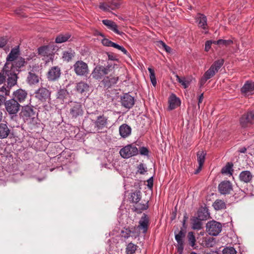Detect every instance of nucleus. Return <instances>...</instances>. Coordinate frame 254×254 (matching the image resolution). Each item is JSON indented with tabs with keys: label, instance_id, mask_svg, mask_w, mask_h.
Here are the masks:
<instances>
[{
	"label": "nucleus",
	"instance_id": "45",
	"mask_svg": "<svg viewBox=\"0 0 254 254\" xmlns=\"http://www.w3.org/2000/svg\"><path fill=\"white\" fill-rule=\"evenodd\" d=\"M176 77L177 80L181 83L185 88H187L189 86L190 82L186 80L185 78H182L178 75H176Z\"/></svg>",
	"mask_w": 254,
	"mask_h": 254
},
{
	"label": "nucleus",
	"instance_id": "54",
	"mask_svg": "<svg viewBox=\"0 0 254 254\" xmlns=\"http://www.w3.org/2000/svg\"><path fill=\"white\" fill-rule=\"evenodd\" d=\"M139 152L141 155H147L148 154L149 151L147 148L142 147L140 148Z\"/></svg>",
	"mask_w": 254,
	"mask_h": 254
},
{
	"label": "nucleus",
	"instance_id": "17",
	"mask_svg": "<svg viewBox=\"0 0 254 254\" xmlns=\"http://www.w3.org/2000/svg\"><path fill=\"white\" fill-rule=\"evenodd\" d=\"M149 224V218L147 215L145 214H143L139 221V225L137 228L140 231H141L143 233L145 234L147 232Z\"/></svg>",
	"mask_w": 254,
	"mask_h": 254
},
{
	"label": "nucleus",
	"instance_id": "24",
	"mask_svg": "<svg viewBox=\"0 0 254 254\" xmlns=\"http://www.w3.org/2000/svg\"><path fill=\"white\" fill-rule=\"evenodd\" d=\"M185 235L182 230H181L179 233L175 235V239L178 243V252L180 254L183 252L184 249V241L183 238Z\"/></svg>",
	"mask_w": 254,
	"mask_h": 254
},
{
	"label": "nucleus",
	"instance_id": "61",
	"mask_svg": "<svg viewBox=\"0 0 254 254\" xmlns=\"http://www.w3.org/2000/svg\"><path fill=\"white\" fill-rule=\"evenodd\" d=\"M0 91L2 92H5V95H9V91L7 90L6 89V88H5L4 86H3L1 88H0Z\"/></svg>",
	"mask_w": 254,
	"mask_h": 254
},
{
	"label": "nucleus",
	"instance_id": "1",
	"mask_svg": "<svg viewBox=\"0 0 254 254\" xmlns=\"http://www.w3.org/2000/svg\"><path fill=\"white\" fill-rule=\"evenodd\" d=\"M5 109L9 115L11 120H14L17 117V113L20 110V105L15 99H10L4 103Z\"/></svg>",
	"mask_w": 254,
	"mask_h": 254
},
{
	"label": "nucleus",
	"instance_id": "14",
	"mask_svg": "<svg viewBox=\"0 0 254 254\" xmlns=\"http://www.w3.org/2000/svg\"><path fill=\"white\" fill-rule=\"evenodd\" d=\"M121 102L123 106L130 109L134 104V99L128 93H126L121 97Z\"/></svg>",
	"mask_w": 254,
	"mask_h": 254
},
{
	"label": "nucleus",
	"instance_id": "19",
	"mask_svg": "<svg viewBox=\"0 0 254 254\" xmlns=\"http://www.w3.org/2000/svg\"><path fill=\"white\" fill-rule=\"evenodd\" d=\"M75 90L79 93L86 95L89 91V85L85 82L81 81L76 84Z\"/></svg>",
	"mask_w": 254,
	"mask_h": 254
},
{
	"label": "nucleus",
	"instance_id": "20",
	"mask_svg": "<svg viewBox=\"0 0 254 254\" xmlns=\"http://www.w3.org/2000/svg\"><path fill=\"white\" fill-rule=\"evenodd\" d=\"M106 74L103 70V66L97 65L96 66L91 74L92 77L96 79H101Z\"/></svg>",
	"mask_w": 254,
	"mask_h": 254
},
{
	"label": "nucleus",
	"instance_id": "44",
	"mask_svg": "<svg viewBox=\"0 0 254 254\" xmlns=\"http://www.w3.org/2000/svg\"><path fill=\"white\" fill-rule=\"evenodd\" d=\"M188 240L190 245L192 247H194L195 243V237L192 232H190L188 235Z\"/></svg>",
	"mask_w": 254,
	"mask_h": 254
},
{
	"label": "nucleus",
	"instance_id": "27",
	"mask_svg": "<svg viewBox=\"0 0 254 254\" xmlns=\"http://www.w3.org/2000/svg\"><path fill=\"white\" fill-rule=\"evenodd\" d=\"M119 132L122 137L126 138L131 134V128L127 124H124L120 127Z\"/></svg>",
	"mask_w": 254,
	"mask_h": 254
},
{
	"label": "nucleus",
	"instance_id": "39",
	"mask_svg": "<svg viewBox=\"0 0 254 254\" xmlns=\"http://www.w3.org/2000/svg\"><path fill=\"white\" fill-rule=\"evenodd\" d=\"M138 247L132 243H129L126 247V251L127 254H133L137 250Z\"/></svg>",
	"mask_w": 254,
	"mask_h": 254
},
{
	"label": "nucleus",
	"instance_id": "60",
	"mask_svg": "<svg viewBox=\"0 0 254 254\" xmlns=\"http://www.w3.org/2000/svg\"><path fill=\"white\" fill-rule=\"evenodd\" d=\"M148 208V204L147 202L145 204H140L138 209L140 210H144L147 209Z\"/></svg>",
	"mask_w": 254,
	"mask_h": 254
},
{
	"label": "nucleus",
	"instance_id": "30",
	"mask_svg": "<svg viewBox=\"0 0 254 254\" xmlns=\"http://www.w3.org/2000/svg\"><path fill=\"white\" fill-rule=\"evenodd\" d=\"M108 123V118L103 116H100L97 117L96 121L95 122V126L98 129H102L105 127Z\"/></svg>",
	"mask_w": 254,
	"mask_h": 254
},
{
	"label": "nucleus",
	"instance_id": "40",
	"mask_svg": "<svg viewBox=\"0 0 254 254\" xmlns=\"http://www.w3.org/2000/svg\"><path fill=\"white\" fill-rule=\"evenodd\" d=\"M74 52L72 50L64 51L63 52V59L65 61L69 62L74 57Z\"/></svg>",
	"mask_w": 254,
	"mask_h": 254
},
{
	"label": "nucleus",
	"instance_id": "6",
	"mask_svg": "<svg viewBox=\"0 0 254 254\" xmlns=\"http://www.w3.org/2000/svg\"><path fill=\"white\" fill-rule=\"evenodd\" d=\"M206 228L209 235L216 236L221 232L222 226L220 222L212 220L207 223Z\"/></svg>",
	"mask_w": 254,
	"mask_h": 254
},
{
	"label": "nucleus",
	"instance_id": "49",
	"mask_svg": "<svg viewBox=\"0 0 254 254\" xmlns=\"http://www.w3.org/2000/svg\"><path fill=\"white\" fill-rule=\"evenodd\" d=\"M102 44L107 47H112L113 45L114 44V42L109 40L108 39L104 38L102 40Z\"/></svg>",
	"mask_w": 254,
	"mask_h": 254
},
{
	"label": "nucleus",
	"instance_id": "28",
	"mask_svg": "<svg viewBox=\"0 0 254 254\" xmlns=\"http://www.w3.org/2000/svg\"><path fill=\"white\" fill-rule=\"evenodd\" d=\"M196 21L198 25L202 29H205L207 28V18L203 14L198 13L196 17Z\"/></svg>",
	"mask_w": 254,
	"mask_h": 254
},
{
	"label": "nucleus",
	"instance_id": "12",
	"mask_svg": "<svg viewBox=\"0 0 254 254\" xmlns=\"http://www.w3.org/2000/svg\"><path fill=\"white\" fill-rule=\"evenodd\" d=\"M218 190L222 194H228L233 190L232 183L229 181H224L221 182L218 186Z\"/></svg>",
	"mask_w": 254,
	"mask_h": 254
},
{
	"label": "nucleus",
	"instance_id": "56",
	"mask_svg": "<svg viewBox=\"0 0 254 254\" xmlns=\"http://www.w3.org/2000/svg\"><path fill=\"white\" fill-rule=\"evenodd\" d=\"M107 55H108L109 60L113 61H118L116 56H115L113 54L108 53Z\"/></svg>",
	"mask_w": 254,
	"mask_h": 254
},
{
	"label": "nucleus",
	"instance_id": "7",
	"mask_svg": "<svg viewBox=\"0 0 254 254\" xmlns=\"http://www.w3.org/2000/svg\"><path fill=\"white\" fill-rule=\"evenodd\" d=\"M38 54L43 60L45 61L46 64L53 60L54 54L49 46H44L39 48Z\"/></svg>",
	"mask_w": 254,
	"mask_h": 254
},
{
	"label": "nucleus",
	"instance_id": "63",
	"mask_svg": "<svg viewBox=\"0 0 254 254\" xmlns=\"http://www.w3.org/2000/svg\"><path fill=\"white\" fill-rule=\"evenodd\" d=\"M203 99V94L202 93L199 96L198 102V106L199 107L200 106V104L202 103Z\"/></svg>",
	"mask_w": 254,
	"mask_h": 254
},
{
	"label": "nucleus",
	"instance_id": "52",
	"mask_svg": "<svg viewBox=\"0 0 254 254\" xmlns=\"http://www.w3.org/2000/svg\"><path fill=\"white\" fill-rule=\"evenodd\" d=\"M99 7L104 11H110L111 9L110 5L104 3H101Z\"/></svg>",
	"mask_w": 254,
	"mask_h": 254
},
{
	"label": "nucleus",
	"instance_id": "31",
	"mask_svg": "<svg viewBox=\"0 0 254 254\" xmlns=\"http://www.w3.org/2000/svg\"><path fill=\"white\" fill-rule=\"evenodd\" d=\"M10 130L6 124H0V138H5L9 134Z\"/></svg>",
	"mask_w": 254,
	"mask_h": 254
},
{
	"label": "nucleus",
	"instance_id": "9",
	"mask_svg": "<svg viewBox=\"0 0 254 254\" xmlns=\"http://www.w3.org/2000/svg\"><path fill=\"white\" fill-rule=\"evenodd\" d=\"M240 123L242 127H246L254 123V112H248L244 114L240 118Z\"/></svg>",
	"mask_w": 254,
	"mask_h": 254
},
{
	"label": "nucleus",
	"instance_id": "18",
	"mask_svg": "<svg viewBox=\"0 0 254 254\" xmlns=\"http://www.w3.org/2000/svg\"><path fill=\"white\" fill-rule=\"evenodd\" d=\"M27 94V92L26 90L19 89L13 92V99L17 100L18 103H22L26 99Z\"/></svg>",
	"mask_w": 254,
	"mask_h": 254
},
{
	"label": "nucleus",
	"instance_id": "34",
	"mask_svg": "<svg viewBox=\"0 0 254 254\" xmlns=\"http://www.w3.org/2000/svg\"><path fill=\"white\" fill-rule=\"evenodd\" d=\"M71 35L68 33L61 34L59 35L55 39L57 43H62L68 40Z\"/></svg>",
	"mask_w": 254,
	"mask_h": 254
},
{
	"label": "nucleus",
	"instance_id": "25",
	"mask_svg": "<svg viewBox=\"0 0 254 254\" xmlns=\"http://www.w3.org/2000/svg\"><path fill=\"white\" fill-rule=\"evenodd\" d=\"M25 63L26 62L24 58L22 57H19L12 63L13 66L11 68L9 69V70H12L16 72L18 71L19 69L23 66ZM8 70H8L5 69V70L7 71H9Z\"/></svg>",
	"mask_w": 254,
	"mask_h": 254
},
{
	"label": "nucleus",
	"instance_id": "35",
	"mask_svg": "<svg viewBox=\"0 0 254 254\" xmlns=\"http://www.w3.org/2000/svg\"><path fill=\"white\" fill-rule=\"evenodd\" d=\"M27 80V82L30 84L37 83L39 81L38 76L31 72H29Z\"/></svg>",
	"mask_w": 254,
	"mask_h": 254
},
{
	"label": "nucleus",
	"instance_id": "5",
	"mask_svg": "<svg viewBox=\"0 0 254 254\" xmlns=\"http://www.w3.org/2000/svg\"><path fill=\"white\" fill-rule=\"evenodd\" d=\"M20 52L18 47L12 48L6 58V63L3 68L8 70L13 66L12 63L19 58Z\"/></svg>",
	"mask_w": 254,
	"mask_h": 254
},
{
	"label": "nucleus",
	"instance_id": "13",
	"mask_svg": "<svg viewBox=\"0 0 254 254\" xmlns=\"http://www.w3.org/2000/svg\"><path fill=\"white\" fill-rule=\"evenodd\" d=\"M5 71L3 68V73H5L6 77L7 76V83L10 87L15 85L17 83V76L16 71L12 70Z\"/></svg>",
	"mask_w": 254,
	"mask_h": 254
},
{
	"label": "nucleus",
	"instance_id": "47",
	"mask_svg": "<svg viewBox=\"0 0 254 254\" xmlns=\"http://www.w3.org/2000/svg\"><path fill=\"white\" fill-rule=\"evenodd\" d=\"M147 172V168L145 167L144 165L140 163L137 166V172L140 174H144Z\"/></svg>",
	"mask_w": 254,
	"mask_h": 254
},
{
	"label": "nucleus",
	"instance_id": "22",
	"mask_svg": "<svg viewBox=\"0 0 254 254\" xmlns=\"http://www.w3.org/2000/svg\"><path fill=\"white\" fill-rule=\"evenodd\" d=\"M102 22L108 27V28L114 31L115 33L120 35H122L124 34L123 32H121L118 30V25L114 21L110 20L105 19L103 20Z\"/></svg>",
	"mask_w": 254,
	"mask_h": 254
},
{
	"label": "nucleus",
	"instance_id": "46",
	"mask_svg": "<svg viewBox=\"0 0 254 254\" xmlns=\"http://www.w3.org/2000/svg\"><path fill=\"white\" fill-rule=\"evenodd\" d=\"M215 244V239L214 238L209 237L206 238L205 245L207 247H212Z\"/></svg>",
	"mask_w": 254,
	"mask_h": 254
},
{
	"label": "nucleus",
	"instance_id": "4",
	"mask_svg": "<svg viewBox=\"0 0 254 254\" xmlns=\"http://www.w3.org/2000/svg\"><path fill=\"white\" fill-rule=\"evenodd\" d=\"M138 153V148L132 144H128L121 149L120 151V155L125 159L129 158L136 155Z\"/></svg>",
	"mask_w": 254,
	"mask_h": 254
},
{
	"label": "nucleus",
	"instance_id": "51",
	"mask_svg": "<svg viewBox=\"0 0 254 254\" xmlns=\"http://www.w3.org/2000/svg\"><path fill=\"white\" fill-rule=\"evenodd\" d=\"M113 47L122 51L125 55H127V51L125 49V48L116 43H114V44L113 45Z\"/></svg>",
	"mask_w": 254,
	"mask_h": 254
},
{
	"label": "nucleus",
	"instance_id": "32",
	"mask_svg": "<svg viewBox=\"0 0 254 254\" xmlns=\"http://www.w3.org/2000/svg\"><path fill=\"white\" fill-rule=\"evenodd\" d=\"M212 206L216 210H220L226 208L225 202L221 199H216L212 204Z\"/></svg>",
	"mask_w": 254,
	"mask_h": 254
},
{
	"label": "nucleus",
	"instance_id": "55",
	"mask_svg": "<svg viewBox=\"0 0 254 254\" xmlns=\"http://www.w3.org/2000/svg\"><path fill=\"white\" fill-rule=\"evenodd\" d=\"M6 79V75L5 73H3V69L1 72H0V85L2 84L4 82Z\"/></svg>",
	"mask_w": 254,
	"mask_h": 254
},
{
	"label": "nucleus",
	"instance_id": "58",
	"mask_svg": "<svg viewBox=\"0 0 254 254\" xmlns=\"http://www.w3.org/2000/svg\"><path fill=\"white\" fill-rule=\"evenodd\" d=\"M111 9L112 10L115 9L117 8H118L120 6V3L117 1H112L110 4Z\"/></svg>",
	"mask_w": 254,
	"mask_h": 254
},
{
	"label": "nucleus",
	"instance_id": "3",
	"mask_svg": "<svg viewBox=\"0 0 254 254\" xmlns=\"http://www.w3.org/2000/svg\"><path fill=\"white\" fill-rule=\"evenodd\" d=\"M72 68L77 76L86 77L89 73L87 64L81 60L76 61L73 65Z\"/></svg>",
	"mask_w": 254,
	"mask_h": 254
},
{
	"label": "nucleus",
	"instance_id": "41",
	"mask_svg": "<svg viewBox=\"0 0 254 254\" xmlns=\"http://www.w3.org/2000/svg\"><path fill=\"white\" fill-rule=\"evenodd\" d=\"M134 231V230H131L128 228H124L121 231V237L127 239L131 236V233H133Z\"/></svg>",
	"mask_w": 254,
	"mask_h": 254
},
{
	"label": "nucleus",
	"instance_id": "10",
	"mask_svg": "<svg viewBox=\"0 0 254 254\" xmlns=\"http://www.w3.org/2000/svg\"><path fill=\"white\" fill-rule=\"evenodd\" d=\"M70 107V114L72 118H76L83 115V111L80 103H71Z\"/></svg>",
	"mask_w": 254,
	"mask_h": 254
},
{
	"label": "nucleus",
	"instance_id": "36",
	"mask_svg": "<svg viewBox=\"0 0 254 254\" xmlns=\"http://www.w3.org/2000/svg\"><path fill=\"white\" fill-rule=\"evenodd\" d=\"M68 96V91L65 89H60L57 94V98L58 99L64 101Z\"/></svg>",
	"mask_w": 254,
	"mask_h": 254
},
{
	"label": "nucleus",
	"instance_id": "2",
	"mask_svg": "<svg viewBox=\"0 0 254 254\" xmlns=\"http://www.w3.org/2000/svg\"><path fill=\"white\" fill-rule=\"evenodd\" d=\"M224 63L223 59H219L214 62L209 68L204 73L201 79V83L202 84H204L208 79L212 77L223 65Z\"/></svg>",
	"mask_w": 254,
	"mask_h": 254
},
{
	"label": "nucleus",
	"instance_id": "59",
	"mask_svg": "<svg viewBox=\"0 0 254 254\" xmlns=\"http://www.w3.org/2000/svg\"><path fill=\"white\" fill-rule=\"evenodd\" d=\"M7 43V40L4 38H0V48H3Z\"/></svg>",
	"mask_w": 254,
	"mask_h": 254
},
{
	"label": "nucleus",
	"instance_id": "48",
	"mask_svg": "<svg viewBox=\"0 0 254 254\" xmlns=\"http://www.w3.org/2000/svg\"><path fill=\"white\" fill-rule=\"evenodd\" d=\"M218 43L220 46H227L233 44V41L231 40H218Z\"/></svg>",
	"mask_w": 254,
	"mask_h": 254
},
{
	"label": "nucleus",
	"instance_id": "43",
	"mask_svg": "<svg viewBox=\"0 0 254 254\" xmlns=\"http://www.w3.org/2000/svg\"><path fill=\"white\" fill-rule=\"evenodd\" d=\"M192 228L194 230H199L201 228V222L198 218L193 219Z\"/></svg>",
	"mask_w": 254,
	"mask_h": 254
},
{
	"label": "nucleus",
	"instance_id": "8",
	"mask_svg": "<svg viewBox=\"0 0 254 254\" xmlns=\"http://www.w3.org/2000/svg\"><path fill=\"white\" fill-rule=\"evenodd\" d=\"M19 115L25 122H30L32 119L34 118L35 112L32 106L26 105L22 107Z\"/></svg>",
	"mask_w": 254,
	"mask_h": 254
},
{
	"label": "nucleus",
	"instance_id": "57",
	"mask_svg": "<svg viewBox=\"0 0 254 254\" xmlns=\"http://www.w3.org/2000/svg\"><path fill=\"white\" fill-rule=\"evenodd\" d=\"M212 41H207L205 44V51L208 52L211 48Z\"/></svg>",
	"mask_w": 254,
	"mask_h": 254
},
{
	"label": "nucleus",
	"instance_id": "29",
	"mask_svg": "<svg viewBox=\"0 0 254 254\" xmlns=\"http://www.w3.org/2000/svg\"><path fill=\"white\" fill-rule=\"evenodd\" d=\"M118 80V76H113L112 75H110V76H107L106 77L104 78L102 82L104 84L105 86L109 88L112 86L113 85L117 83Z\"/></svg>",
	"mask_w": 254,
	"mask_h": 254
},
{
	"label": "nucleus",
	"instance_id": "53",
	"mask_svg": "<svg viewBox=\"0 0 254 254\" xmlns=\"http://www.w3.org/2000/svg\"><path fill=\"white\" fill-rule=\"evenodd\" d=\"M232 170V167L230 165H226L224 168L222 169V173H230Z\"/></svg>",
	"mask_w": 254,
	"mask_h": 254
},
{
	"label": "nucleus",
	"instance_id": "11",
	"mask_svg": "<svg viewBox=\"0 0 254 254\" xmlns=\"http://www.w3.org/2000/svg\"><path fill=\"white\" fill-rule=\"evenodd\" d=\"M50 95L51 92L44 87L40 88L35 92V97L42 102L49 99Z\"/></svg>",
	"mask_w": 254,
	"mask_h": 254
},
{
	"label": "nucleus",
	"instance_id": "16",
	"mask_svg": "<svg viewBox=\"0 0 254 254\" xmlns=\"http://www.w3.org/2000/svg\"><path fill=\"white\" fill-rule=\"evenodd\" d=\"M60 68L58 66H53L49 70L47 78L50 81H55L58 79L61 75Z\"/></svg>",
	"mask_w": 254,
	"mask_h": 254
},
{
	"label": "nucleus",
	"instance_id": "23",
	"mask_svg": "<svg viewBox=\"0 0 254 254\" xmlns=\"http://www.w3.org/2000/svg\"><path fill=\"white\" fill-rule=\"evenodd\" d=\"M253 174L249 171H243L239 175V178L241 182L249 183L252 182L253 179Z\"/></svg>",
	"mask_w": 254,
	"mask_h": 254
},
{
	"label": "nucleus",
	"instance_id": "38",
	"mask_svg": "<svg viewBox=\"0 0 254 254\" xmlns=\"http://www.w3.org/2000/svg\"><path fill=\"white\" fill-rule=\"evenodd\" d=\"M243 252H245L244 251L238 252L232 247H227L224 248L222 250V254H236L238 253L242 254Z\"/></svg>",
	"mask_w": 254,
	"mask_h": 254
},
{
	"label": "nucleus",
	"instance_id": "64",
	"mask_svg": "<svg viewBox=\"0 0 254 254\" xmlns=\"http://www.w3.org/2000/svg\"><path fill=\"white\" fill-rule=\"evenodd\" d=\"M246 150H247L246 148L245 147H243L240 148V149L239 150V152H240V153H244L246 152Z\"/></svg>",
	"mask_w": 254,
	"mask_h": 254
},
{
	"label": "nucleus",
	"instance_id": "50",
	"mask_svg": "<svg viewBox=\"0 0 254 254\" xmlns=\"http://www.w3.org/2000/svg\"><path fill=\"white\" fill-rule=\"evenodd\" d=\"M160 46L164 48L165 51L167 53H170L172 51V49L169 46H167L164 42L163 41H160L159 42Z\"/></svg>",
	"mask_w": 254,
	"mask_h": 254
},
{
	"label": "nucleus",
	"instance_id": "62",
	"mask_svg": "<svg viewBox=\"0 0 254 254\" xmlns=\"http://www.w3.org/2000/svg\"><path fill=\"white\" fill-rule=\"evenodd\" d=\"M148 186L151 188L152 187H153V178L152 177H151L150 178H149L148 181Z\"/></svg>",
	"mask_w": 254,
	"mask_h": 254
},
{
	"label": "nucleus",
	"instance_id": "26",
	"mask_svg": "<svg viewBox=\"0 0 254 254\" xmlns=\"http://www.w3.org/2000/svg\"><path fill=\"white\" fill-rule=\"evenodd\" d=\"M168 102L169 108L171 110L176 108L181 104L180 100L174 94H172L169 97Z\"/></svg>",
	"mask_w": 254,
	"mask_h": 254
},
{
	"label": "nucleus",
	"instance_id": "33",
	"mask_svg": "<svg viewBox=\"0 0 254 254\" xmlns=\"http://www.w3.org/2000/svg\"><path fill=\"white\" fill-rule=\"evenodd\" d=\"M141 198V192L139 190H136L130 194L129 201L132 203H137Z\"/></svg>",
	"mask_w": 254,
	"mask_h": 254
},
{
	"label": "nucleus",
	"instance_id": "21",
	"mask_svg": "<svg viewBox=\"0 0 254 254\" xmlns=\"http://www.w3.org/2000/svg\"><path fill=\"white\" fill-rule=\"evenodd\" d=\"M206 154V152L203 150L199 151L197 153V160L198 163V167L194 172L195 174H198L201 171L205 161Z\"/></svg>",
	"mask_w": 254,
	"mask_h": 254
},
{
	"label": "nucleus",
	"instance_id": "42",
	"mask_svg": "<svg viewBox=\"0 0 254 254\" xmlns=\"http://www.w3.org/2000/svg\"><path fill=\"white\" fill-rule=\"evenodd\" d=\"M148 70L150 73V79L153 85L155 87L157 84V81L155 77L154 70L151 67H149Z\"/></svg>",
	"mask_w": 254,
	"mask_h": 254
},
{
	"label": "nucleus",
	"instance_id": "15",
	"mask_svg": "<svg viewBox=\"0 0 254 254\" xmlns=\"http://www.w3.org/2000/svg\"><path fill=\"white\" fill-rule=\"evenodd\" d=\"M242 93L246 96H249L254 93V82L247 81L241 88Z\"/></svg>",
	"mask_w": 254,
	"mask_h": 254
},
{
	"label": "nucleus",
	"instance_id": "37",
	"mask_svg": "<svg viewBox=\"0 0 254 254\" xmlns=\"http://www.w3.org/2000/svg\"><path fill=\"white\" fill-rule=\"evenodd\" d=\"M118 67V65L117 64L108 62V64L106 66H103V70H104L106 75H107L109 72L113 71L115 68Z\"/></svg>",
	"mask_w": 254,
	"mask_h": 254
}]
</instances>
